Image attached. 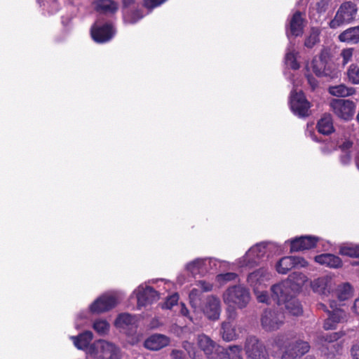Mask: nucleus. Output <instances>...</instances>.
<instances>
[{"label": "nucleus", "instance_id": "nucleus-1", "mask_svg": "<svg viewBox=\"0 0 359 359\" xmlns=\"http://www.w3.org/2000/svg\"><path fill=\"white\" fill-rule=\"evenodd\" d=\"M222 297L224 303L229 306L228 311L232 309L229 318L233 319L236 316L234 309L245 308L250 301V293L244 286L233 285L224 291Z\"/></svg>", "mask_w": 359, "mask_h": 359}, {"label": "nucleus", "instance_id": "nucleus-2", "mask_svg": "<svg viewBox=\"0 0 359 359\" xmlns=\"http://www.w3.org/2000/svg\"><path fill=\"white\" fill-rule=\"evenodd\" d=\"M87 354L95 359H121L120 348L113 343L105 340H97L91 344Z\"/></svg>", "mask_w": 359, "mask_h": 359}, {"label": "nucleus", "instance_id": "nucleus-3", "mask_svg": "<svg viewBox=\"0 0 359 359\" xmlns=\"http://www.w3.org/2000/svg\"><path fill=\"white\" fill-rule=\"evenodd\" d=\"M358 6L355 3L347 1L342 3L337 9L334 18L329 25L332 29L351 23L356 18Z\"/></svg>", "mask_w": 359, "mask_h": 359}, {"label": "nucleus", "instance_id": "nucleus-4", "mask_svg": "<svg viewBox=\"0 0 359 359\" xmlns=\"http://www.w3.org/2000/svg\"><path fill=\"white\" fill-rule=\"evenodd\" d=\"M285 314L278 309H265L261 315L262 327L266 332L278 330L284 323Z\"/></svg>", "mask_w": 359, "mask_h": 359}, {"label": "nucleus", "instance_id": "nucleus-5", "mask_svg": "<svg viewBox=\"0 0 359 359\" xmlns=\"http://www.w3.org/2000/svg\"><path fill=\"white\" fill-rule=\"evenodd\" d=\"M271 243H261L252 247L245 255L238 260L241 267H252L257 264L259 259L264 257L266 250L269 249Z\"/></svg>", "mask_w": 359, "mask_h": 359}, {"label": "nucleus", "instance_id": "nucleus-6", "mask_svg": "<svg viewBox=\"0 0 359 359\" xmlns=\"http://www.w3.org/2000/svg\"><path fill=\"white\" fill-rule=\"evenodd\" d=\"M317 306L319 310L327 311L328 313V317L325 320L323 325L325 330H334L337 327L338 323L346 320L347 315L346 312L341 309L337 308L334 301L330 302V306L332 309V311H328L326 305L323 303L318 304Z\"/></svg>", "mask_w": 359, "mask_h": 359}, {"label": "nucleus", "instance_id": "nucleus-7", "mask_svg": "<svg viewBox=\"0 0 359 359\" xmlns=\"http://www.w3.org/2000/svg\"><path fill=\"white\" fill-rule=\"evenodd\" d=\"M244 349L248 359H269L265 346L255 336L246 338Z\"/></svg>", "mask_w": 359, "mask_h": 359}, {"label": "nucleus", "instance_id": "nucleus-8", "mask_svg": "<svg viewBox=\"0 0 359 359\" xmlns=\"http://www.w3.org/2000/svg\"><path fill=\"white\" fill-rule=\"evenodd\" d=\"M290 105L292 112L299 117H305L309 115L310 103L301 91L299 93L292 92Z\"/></svg>", "mask_w": 359, "mask_h": 359}, {"label": "nucleus", "instance_id": "nucleus-9", "mask_svg": "<svg viewBox=\"0 0 359 359\" xmlns=\"http://www.w3.org/2000/svg\"><path fill=\"white\" fill-rule=\"evenodd\" d=\"M310 285L312 290L322 297H328L336 288L334 280L328 276H324L314 279L311 281Z\"/></svg>", "mask_w": 359, "mask_h": 359}, {"label": "nucleus", "instance_id": "nucleus-10", "mask_svg": "<svg viewBox=\"0 0 359 359\" xmlns=\"http://www.w3.org/2000/svg\"><path fill=\"white\" fill-rule=\"evenodd\" d=\"M329 53L324 50L318 57L313 60V71L318 76L334 77L336 73L328 62Z\"/></svg>", "mask_w": 359, "mask_h": 359}, {"label": "nucleus", "instance_id": "nucleus-11", "mask_svg": "<svg viewBox=\"0 0 359 359\" xmlns=\"http://www.w3.org/2000/svg\"><path fill=\"white\" fill-rule=\"evenodd\" d=\"M334 113L339 118L348 120L355 113V104L348 100L335 99L330 104Z\"/></svg>", "mask_w": 359, "mask_h": 359}, {"label": "nucleus", "instance_id": "nucleus-12", "mask_svg": "<svg viewBox=\"0 0 359 359\" xmlns=\"http://www.w3.org/2000/svg\"><path fill=\"white\" fill-rule=\"evenodd\" d=\"M217 260L212 258H197L187 264L185 269L188 273L193 277L196 275L204 273L208 270V265L210 269L216 267Z\"/></svg>", "mask_w": 359, "mask_h": 359}, {"label": "nucleus", "instance_id": "nucleus-13", "mask_svg": "<svg viewBox=\"0 0 359 359\" xmlns=\"http://www.w3.org/2000/svg\"><path fill=\"white\" fill-rule=\"evenodd\" d=\"M271 298L278 306H281L282 304L294 296L295 294L290 287V282H286L285 280L271 286Z\"/></svg>", "mask_w": 359, "mask_h": 359}, {"label": "nucleus", "instance_id": "nucleus-14", "mask_svg": "<svg viewBox=\"0 0 359 359\" xmlns=\"http://www.w3.org/2000/svg\"><path fill=\"white\" fill-rule=\"evenodd\" d=\"M271 278V274L268 269L262 267L250 273L248 276L247 281L254 292H257V290H262L266 286Z\"/></svg>", "mask_w": 359, "mask_h": 359}, {"label": "nucleus", "instance_id": "nucleus-15", "mask_svg": "<svg viewBox=\"0 0 359 359\" xmlns=\"http://www.w3.org/2000/svg\"><path fill=\"white\" fill-rule=\"evenodd\" d=\"M136 295L137 301V307L141 309L158 299V294L151 287L140 285L133 292Z\"/></svg>", "mask_w": 359, "mask_h": 359}, {"label": "nucleus", "instance_id": "nucleus-16", "mask_svg": "<svg viewBox=\"0 0 359 359\" xmlns=\"http://www.w3.org/2000/svg\"><path fill=\"white\" fill-rule=\"evenodd\" d=\"M198 311H201L210 320H218L221 313L220 300L215 296H208L203 306H201Z\"/></svg>", "mask_w": 359, "mask_h": 359}, {"label": "nucleus", "instance_id": "nucleus-17", "mask_svg": "<svg viewBox=\"0 0 359 359\" xmlns=\"http://www.w3.org/2000/svg\"><path fill=\"white\" fill-rule=\"evenodd\" d=\"M117 304V298L114 294H105L97 298L90 306L92 313L106 312L114 308Z\"/></svg>", "mask_w": 359, "mask_h": 359}, {"label": "nucleus", "instance_id": "nucleus-18", "mask_svg": "<svg viewBox=\"0 0 359 359\" xmlns=\"http://www.w3.org/2000/svg\"><path fill=\"white\" fill-rule=\"evenodd\" d=\"M197 341L199 348L208 359H215L216 355L224 350L205 334L198 335Z\"/></svg>", "mask_w": 359, "mask_h": 359}, {"label": "nucleus", "instance_id": "nucleus-19", "mask_svg": "<svg viewBox=\"0 0 359 359\" xmlns=\"http://www.w3.org/2000/svg\"><path fill=\"white\" fill-rule=\"evenodd\" d=\"M307 262L299 257H285L280 259L276 264V270L279 273L285 274L291 269L295 266L304 267Z\"/></svg>", "mask_w": 359, "mask_h": 359}, {"label": "nucleus", "instance_id": "nucleus-20", "mask_svg": "<svg viewBox=\"0 0 359 359\" xmlns=\"http://www.w3.org/2000/svg\"><path fill=\"white\" fill-rule=\"evenodd\" d=\"M114 34L113 27L109 24L100 26L95 23L91 28L92 38L97 43H105L109 41L113 37Z\"/></svg>", "mask_w": 359, "mask_h": 359}, {"label": "nucleus", "instance_id": "nucleus-21", "mask_svg": "<svg viewBox=\"0 0 359 359\" xmlns=\"http://www.w3.org/2000/svg\"><path fill=\"white\" fill-rule=\"evenodd\" d=\"M115 325L123 332L131 334L136 330L137 318L129 313H121L116 318Z\"/></svg>", "mask_w": 359, "mask_h": 359}, {"label": "nucleus", "instance_id": "nucleus-22", "mask_svg": "<svg viewBox=\"0 0 359 359\" xmlns=\"http://www.w3.org/2000/svg\"><path fill=\"white\" fill-rule=\"evenodd\" d=\"M170 339L162 334H154L144 343V347L151 351H158L169 345Z\"/></svg>", "mask_w": 359, "mask_h": 359}, {"label": "nucleus", "instance_id": "nucleus-23", "mask_svg": "<svg viewBox=\"0 0 359 359\" xmlns=\"http://www.w3.org/2000/svg\"><path fill=\"white\" fill-rule=\"evenodd\" d=\"M318 237L311 236H304L297 238L290 242L291 252L305 250L313 248L316 246Z\"/></svg>", "mask_w": 359, "mask_h": 359}, {"label": "nucleus", "instance_id": "nucleus-24", "mask_svg": "<svg viewBox=\"0 0 359 359\" xmlns=\"http://www.w3.org/2000/svg\"><path fill=\"white\" fill-rule=\"evenodd\" d=\"M93 334L90 331H86L76 337H71L74 345L80 350H84L87 353L88 348L90 346Z\"/></svg>", "mask_w": 359, "mask_h": 359}, {"label": "nucleus", "instance_id": "nucleus-25", "mask_svg": "<svg viewBox=\"0 0 359 359\" xmlns=\"http://www.w3.org/2000/svg\"><path fill=\"white\" fill-rule=\"evenodd\" d=\"M315 261L330 268H339L342 264L341 259L332 254H322L316 256Z\"/></svg>", "mask_w": 359, "mask_h": 359}, {"label": "nucleus", "instance_id": "nucleus-26", "mask_svg": "<svg viewBox=\"0 0 359 359\" xmlns=\"http://www.w3.org/2000/svg\"><path fill=\"white\" fill-rule=\"evenodd\" d=\"M339 39L341 42L351 44L359 43V26L350 27L339 35Z\"/></svg>", "mask_w": 359, "mask_h": 359}, {"label": "nucleus", "instance_id": "nucleus-27", "mask_svg": "<svg viewBox=\"0 0 359 359\" xmlns=\"http://www.w3.org/2000/svg\"><path fill=\"white\" fill-rule=\"evenodd\" d=\"M341 332L321 333L317 337V343L322 346H325L329 349V346L334 347L336 344H332L343 336Z\"/></svg>", "mask_w": 359, "mask_h": 359}, {"label": "nucleus", "instance_id": "nucleus-28", "mask_svg": "<svg viewBox=\"0 0 359 359\" xmlns=\"http://www.w3.org/2000/svg\"><path fill=\"white\" fill-rule=\"evenodd\" d=\"M307 280V277L304 273L299 272L291 273L285 280L286 282H290V287L295 293L300 290Z\"/></svg>", "mask_w": 359, "mask_h": 359}, {"label": "nucleus", "instance_id": "nucleus-29", "mask_svg": "<svg viewBox=\"0 0 359 359\" xmlns=\"http://www.w3.org/2000/svg\"><path fill=\"white\" fill-rule=\"evenodd\" d=\"M318 131L323 135H330L334 132L333 121L331 115L324 114L318 121Z\"/></svg>", "mask_w": 359, "mask_h": 359}, {"label": "nucleus", "instance_id": "nucleus-30", "mask_svg": "<svg viewBox=\"0 0 359 359\" xmlns=\"http://www.w3.org/2000/svg\"><path fill=\"white\" fill-rule=\"evenodd\" d=\"M95 4L96 10L100 13L113 14L118 9L117 4L112 0H97Z\"/></svg>", "mask_w": 359, "mask_h": 359}, {"label": "nucleus", "instance_id": "nucleus-31", "mask_svg": "<svg viewBox=\"0 0 359 359\" xmlns=\"http://www.w3.org/2000/svg\"><path fill=\"white\" fill-rule=\"evenodd\" d=\"M221 334L226 341L236 340L238 337L236 330L230 321H224L222 323Z\"/></svg>", "mask_w": 359, "mask_h": 359}, {"label": "nucleus", "instance_id": "nucleus-32", "mask_svg": "<svg viewBox=\"0 0 359 359\" xmlns=\"http://www.w3.org/2000/svg\"><path fill=\"white\" fill-rule=\"evenodd\" d=\"M302 13L297 11L294 13L290 22V32L292 35L297 36L302 32Z\"/></svg>", "mask_w": 359, "mask_h": 359}, {"label": "nucleus", "instance_id": "nucleus-33", "mask_svg": "<svg viewBox=\"0 0 359 359\" xmlns=\"http://www.w3.org/2000/svg\"><path fill=\"white\" fill-rule=\"evenodd\" d=\"M297 55L298 52L294 50V44L290 41L287 48L285 60L286 65L293 69L299 68V64L297 62Z\"/></svg>", "mask_w": 359, "mask_h": 359}, {"label": "nucleus", "instance_id": "nucleus-34", "mask_svg": "<svg viewBox=\"0 0 359 359\" xmlns=\"http://www.w3.org/2000/svg\"><path fill=\"white\" fill-rule=\"evenodd\" d=\"M290 348L292 349L296 356L301 357L309 352L310 345L308 341L302 339H297L288 345Z\"/></svg>", "mask_w": 359, "mask_h": 359}, {"label": "nucleus", "instance_id": "nucleus-35", "mask_svg": "<svg viewBox=\"0 0 359 359\" xmlns=\"http://www.w3.org/2000/svg\"><path fill=\"white\" fill-rule=\"evenodd\" d=\"M355 89L348 87L344 84H340L329 88V93L336 97H347L355 93Z\"/></svg>", "mask_w": 359, "mask_h": 359}, {"label": "nucleus", "instance_id": "nucleus-36", "mask_svg": "<svg viewBox=\"0 0 359 359\" xmlns=\"http://www.w3.org/2000/svg\"><path fill=\"white\" fill-rule=\"evenodd\" d=\"M285 306L286 311L293 315L299 316L302 313V308L299 300L294 296L290 297L285 302L282 304Z\"/></svg>", "mask_w": 359, "mask_h": 359}, {"label": "nucleus", "instance_id": "nucleus-37", "mask_svg": "<svg viewBox=\"0 0 359 359\" xmlns=\"http://www.w3.org/2000/svg\"><path fill=\"white\" fill-rule=\"evenodd\" d=\"M353 293V287L348 283H343L336 288V295L340 301H345L351 298Z\"/></svg>", "mask_w": 359, "mask_h": 359}, {"label": "nucleus", "instance_id": "nucleus-38", "mask_svg": "<svg viewBox=\"0 0 359 359\" xmlns=\"http://www.w3.org/2000/svg\"><path fill=\"white\" fill-rule=\"evenodd\" d=\"M346 76L350 83L354 85L359 84V62L352 63L348 67Z\"/></svg>", "mask_w": 359, "mask_h": 359}, {"label": "nucleus", "instance_id": "nucleus-39", "mask_svg": "<svg viewBox=\"0 0 359 359\" xmlns=\"http://www.w3.org/2000/svg\"><path fill=\"white\" fill-rule=\"evenodd\" d=\"M202 292L198 288H193L189 293V302L194 311H197L201 306V299Z\"/></svg>", "mask_w": 359, "mask_h": 359}, {"label": "nucleus", "instance_id": "nucleus-40", "mask_svg": "<svg viewBox=\"0 0 359 359\" xmlns=\"http://www.w3.org/2000/svg\"><path fill=\"white\" fill-rule=\"evenodd\" d=\"M143 18L140 11H127L123 14V21L126 24H135Z\"/></svg>", "mask_w": 359, "mask_h": 359}, {"label": "nucleus", "instance_id": "nucleus-41", "mask_svg": "<svg viewBox=\"0 0 359 359\" xmlns=\"http://www.w3.org/2000/svg\"><path fill=\"white\" fill-rule=\"evenodd\" d=\"M242 347L238 345L229 346L225 349V354L229 359H243Z\"/></svg>", "mask_w": 359, "mask_h": 359}, {"label": "nucleus", "instance_id": "nucleus-42", "mask_svg": "<svg viewBox=\"0 0 359 359\" xmlns=\"http://www.w3.org/2000/svg\"><path fill=\"white\" fill-rule=\"evenodd\" d=\"M340 253L348 257H359V246L353 244L342 246L340 248Z\"/></svg>", "mask_w": 359, "mask_h": 359}, {"label": "nucleus", "instance_id": "nucleus-43", "mask_svg": "<svg viewBox=\"0 0 359 359\" xmlns=\"http://www.w3.org/2000/svg\"><path fill=\"white\" fill-rule=\"evenodd\" d=\"M93 327L98 334L105 335L109 330V324L105 320H97Z\"/></svg>", "mask_w": 359, "mask_h": 359}, {"label": "nucleus", "instance_id": "nucleus-44", "mask_svg": "<svg viewBox=\"0 0 359 359\" xmlns=\"http://www.w3.org/2000/svg\"><path fill=\"white\" fill-rule=\"evenodd\" d=\"M353 52L354 49L352 48H344L341 51L339 57L341 59V65L342 67H345L353 60Z\"/></svg>", "mask_w": 359, "mask_h": 359}, {"label": "nucleus", "instance_id": "nucleus-45", "mask_svg": "<svg viewBox=\"0 0 359 359\" xmlns=\"http://www.w3.org/2000/svg\"><path fill=\"white\" fill-rule=\"evenodd\" d=\"M319 34L320 32L318 29H312L309 36L305 40V46L311 48L319 41Z\"/></svg>", "mask_w": 359, "mask_h": 359}, {"label": "nucleus", "instance_id": "nucleus-46", "mask_svg": "<svg viewBox=\"0 0 359 359\" xmlns=\"http://www.w3.org/2000/svg\"><path fill=\"white\" fill-rule=\"evenodd\" d=\"M353 144V140L351 137L348 138L345 137L344 139H341L337 142L338 148L342 151H351V149L352 148Z\"/></svg>", "mask_w": 359, "mask_h": 359}, {"label": "nucleus", "instance_id": "nucleus-47", "mask_svg": "<svg viewBox=\"0 0 359 359\" xmlns=\"http://www.w3.org/2000/svg\"><path fill=\"white\" fill-rule=\"evenodd\" d=\"M179 300V296L177 293L168 297L165 302L162 304V308L165 309H171L173 306L177 304Z\"/></svg>", "mask_w": 359, "mask_h": 359}, {"label": "nucleus", "instance_id": "nucleus-48", "mask_svg": "<svg viewBox=\"0 0 359 359\" xmlns=\"http://www.w3.org/2000/svg\"><path fill=\"white\" fill-rule=\"evenodd\" d=\"M237 278V274L232 272L221 273L217 276V279L220 283H226L227 281L233 280Z\"/></svg>", "mask_w": 359, "mask_h": 359}, {"label": "nucleus", "instance_id": "nucleus-49", "mask_svg": "<svg viewBox=\"0 0 359 359\" xmlns=\"http://www.w3.org/2000/svg\"><path fill=\"white\" fill-rule=\"evenodd\" d=\"M330 0H317L316 8L319 13H325L330 5Z\"/></svg>", "mask_w": 359, "mask_h": 359}, {"label": "nucleus", "instance_id": "nucleus-50", "mask_svg": "<svg viewBox=\"0 0 359 359\" xmlns=\"http://www.w3.org/2000/svg\"><path fill=\"white\" fill-rule=\"evenodd\" d=\"M167 0H144V5L148 10L151 11L165 2Z\"/></svg>", "mask_w": 359, "mask_h": 359}, {"label": "nucleus", "instance_id": "nucleus-51", "mask_svg": "<svg viewBox=\"0 0 359 359\" xmlns=\"http://www.w3.org/2000/svg\"><path fill=\"white\" fill-rule=\"evenodd\" d=\"M196 285L201 292H210L212 290V284L205 280L198 281Z\"/></svg>", "mask_w": 359, "mask_h": 359}, {"label": "nucleus", "instance_id": "nucleus-52", "mask_svg": "<svg viewBox=\"0 0 359 359\" xmlns=\"http://www.w3.org/2000/svg\"><path fill=\"white\" fill-rule=\"evenodd\" d=\"M254 292L255 293V294L257 296V299L259 302L266 303V304L269 303L270 298L266 292L261 291L260 290H257V292Z\"/></svg>", "mask_w": 359, "mask_h": 359}, {"label": "nucleus", "instance_id": "nucleus-53", "mask_svg": "<svg viewBox=\"0 0 359 359\" xmlns=\"http://www.w3.org/2000/svg\"><path fill=\"white\" fill-rule=\"evenodd\" d=\"M171 359H187L182 351L173 349L170 353Z\"/></svg>", "mask_w": 359, "mask_h": 359}, {"label": "nucleus", "instance_id": "nucleus-54", "mask_svg": "<svg viewBox=\"0 0 359 359\" xmlns=\"http://www.w3.org/2000/svg\"><path fill=\"white\" fill-rule=\"evenodd\" d=\"M296 355L293 353L292 349L287 346L285 351L283 353L281 359H297Z\"/></svg>", "mask_w": 359, "mask_h": 359}, {"label": "nucleus", "instance_id": "nucleus-55", "mask_svg": "<svg viewBox=\"0 0 359 359\" xmlns=\"http://www.w3.org/2000/svg\"><path fill=\"white\" fill-rule=\"evenodd\" d=\"M340 156V161L343 165H348L351 161V151L342 152Z\"/></svg>", "mask_w": 359, "mask_h": 359}, {"label": "nucleus", "instance_id": "nucleus-56", "mask_svg": "<svg viewBox=\"0 0 359 359\" xmlns=\"http://www.w3.org/2000/svg\"><path fill=\"white\" fill-rule=\"evenodd\" d=\"M180 313L182 316L188 317L189 320H192V317L189 316V310L184 304H181Z\"/></svg>", "mask_w": 359, "mask_h": 359}, {"label": "nucleus", "instance_id": "nucleus-57", "mask_svg": "<svg viewBox=\"0 0 359 359\" xmlns=\"http://www.w3.org/2000/svg\"><path fill=\"white\" fill-rule=\"evenodd\" d=\"M352 355L353 356V359H359V346H354L352 348Z\"/></svg>", "mask_w": 359, "mask_h": 359}, {"label": "nucleus", "instance_id": "nucleus-58", "mask_svg": "<svg viewBox=\"0 0 359 359\" xmlns=\"http://www.w3.org/2000/svg\"><path fill=\"white\" fill-rule=\"evenodd\" d=\"M307 79H308V81L310 83L311 86L312 87V88H315V87L317 86L316 80L311 76H308Z\"/></svg>", "mask_w": 359, "mask_h": 359}, {"label": "nucleus", "instance_id": "nucleus-59", "mask_svg": "<svg viewBox=\"0 0 359 359\" xmlns=\"http://www.w3.org/2000/svg\"><path fill=\"white\" fill-rule=\"evenodd\" d=\"M184 348L187 351L188 353L189 354L190 357H192L191 355V351L190 348H192V345L188 342L184 344Z\"/></svg>", "mask_w": 359, "mask_h": 359}, {"label": "nucleus", "instance_id": "nucleus-60", "mask_svg": "<svg viewBox=\"0 0 359 359\" xmlns=\"http://www.w3.org/2000/svg\"><path fill=\"white\" fill-rule=\"evenodd\" d=\"M134 1V0H123V4L125 6H128L130 4H132Z\"/></svg>", "mask_w": 359, "mask_h": 359}, {"label": "nucleus", "instance_id": "nucleus-61", "mask_svg": "<svg viewBox=\"0 0 359 359\" xmlns=\"http://www.w3.org/2000/svg\"><path fill=\"white\" fill-rule=\"evenodd\" d=\"M356 166H357L358 169L359 170V156H358V158L356 159Z\"/></svg>", "mask_w": 359, "mask_h": 359}, {"label": "nucleus", "instance_id": "nucleus-62", "mask_svg": "<svg viewBox=\"0 0 359 359\" xmlns=\"http://www.w3.org/2000/svg\"><path fill=\"white\" fill-rule=\"evenodd\" d=\"M305 359H315V358L311 356H307Z\"/></svg>", "mask_w": 359, "mask_h": 359}]
</instances>
